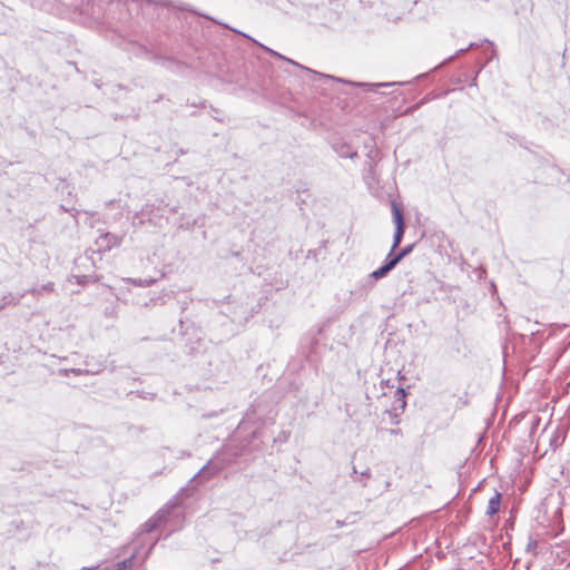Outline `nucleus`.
Wrapping results in <instances>:
<instances>
[{"label":"nucleus","mask_w":570,"mask_h":570,"mask_svg":"<svg viewBox=\"0 0 570 570\" xmlns=\"http://www.w3.org/2000/svg\"><path fill=\"white\" fill-rule=\"evenodd\" d=\"M364 146H365V148L372 149V147L374 146V139L370 138L368 141L364 142Z\"/></svg>","instance_id":"obj_21"},{"label":"nucleus","mask_w":570,"mask_h":570,"mask_svg":"<svg viewBox=\"0 0 570 570\" xmlns=\"http://www.w3.org/2000/svg\"><path fill=\"white\" fill-rule=\"evenodd\" d=\"M367 157H368L370 159H372V158H373V150H372V149H370V151L367 153Z\"/></svg>","instance_id":"obj_31"},{"label":"nucleus","mask_w":570,"mask_h":570,"mask_svg":"<svg viewBox=\"0 0 570 570\" xmlns=\"http://www.w3.org/2000/svg\"><path fill=\"white\" fill-rule=\"evenodd\" d=\"M367 166H368V176H372L374 174V166L372 163H368Z\"/></svg>","instance_id":"obj_23"},{"label":"nucleus","mask_w":570,"mask_h":570,"mask_svg":"<svg viewBox=\"0 0 570 570\" xmlns=\"http://www.w3.org/2000/svg\"><path fill=\"white\" fill-rule=\"evenodd\" d=\"M392 215L395 224V233L391 249L396 250L402 243L406 225L403 212L395 203H392Z\"/></svg>","instance_id":"obj_2"},{"label":"nucleus","mask_w":570,"mask_h":570,"mask_svg":"<svg viewBox=\"0 0 570 570\" xmlns=\"http://www.w3.org/2000/svg\"><path fill=\"white\" fill-rule=\"evenodd\" d=\"M396 393L400 394L401 397L405 396V390L404 389H397Z\"/></svg>","instance_id":"obj_25"},{"label":"nucleus","mask_w":570,"mask_h":570,"mask_svg":"<svg viewBox=\"0 0 570 570\" xmlns=\"http://www.w3.org/2000/svg\"><path fill=\"white\" fill-rule=\"evenodd\" d=\"M220 471V466L213 464L212 461H208L191 479L190 483L197 482V484H200L214 475H216Z\"/></svg>","instance_id":"obj_4"},{"label":"nucleus","mask_w":570,"mask_h":570,"mask_svg":"<svg viewBox=\"0 0 570 570\" xmlns=\"http://www.w3.org/2000/svg\"><path fill=\"white\" fill-rule=\"evenodd\" d=\"M501 504V493L495 491L494 495L489 500L487 514L492 517L497 514L500 510Z\"/></svg>","instance_id":"obj_8"},{"label":"nucleus","mask_w":570,"mask_h":570,"mask_svg":"<svg viewBox=\"0 0 570 570\" xmlns=\"http://www.w3.org/2000/svg\"><path fill=\"white\" fill-rule=\"evenodd\" d=\"M154 282H155V279H153V278H150V279H134L132 281V283L135 285H139V286H149Z\"/></svg>","instance_id":"obj_16"},{"label":"nucleus","mask_w":570,"mask_h":570,"mask_svg":"<svg viewBox=\"0 0 570 570\" xmlns=\"http://www.w3.org/2000/svg\"><path fill=\"white\" fill-rule=\"evenodd\" d=\"M196 487H184L179 490L177 493V498L175 500H171L170 502H177L178 505L180 504L179 500H183L185 498H188L191 495L193 491H195Z\"/></svg>","instance_id":"obj_12"},{"label":"nucleus","mask_w":570,"mask_h":570,"mask_svg":"<svg viewBox=\"0 0 570 570\" xmlns=\"http://www.w3.org/2000/svg\"><path fill=\"white\" fill-rule=\"evenodd\" d=\"M484 42L489 43L492 48L494 47L493 42H491L489 39H484Z\"/></svg>","instance_id":"obj_32"},{"label":"nucleus","mask_w":570,"mask_h":570,"mask_svg":"<svg viewBox=\"0 0 570 570\" xmlns=\"http://www.w3.org/2000/svg\"><path fill=\"white\" fill-rule=\"evenodd\" d=\"M476 42H471L466 48L459 49L453 56L449 57L446 60H444L441 66L448 65L449 62L453 61L455 58L462 56L464 52H466L470 49L476 48Z\"/></svg>","instance_id":"obj_13"},{"label":"nucleus","mask_w":570,"mask_h":570,"mask_svg":"<svg viewBox=\"0 0 570 570\" xmlns=\"http://www.w3.org/2000/svg\"><path fill=\"white\" fill-rule=\"evenodd\" d=\"M98 566L96 567H85L81 570H97Z\"/></svg>","instance_id":"obj_28"},{"label":"nucleus","mask_w":570,"mask_h":570,"mask_svg":"<svg viewBox=\"0 0 570 570\" xmlns=\"http://www.w3.org/2000/svg\"><path fill=\"white\" fill-rule=\"evenodd\" d=\"M391 271H389L384 265L373 271L368 276L364 286L372 287L375 281H379L385 277Z\"/></svg>","instance_id":"obj_7"},{"label":"nucleus","mask_w":570,"mask_h":570,"mask_svg":"<svg viewBox=\"0 0 570 570\" xmlns=\"http://www.w3.org/2000/svg\"><path fill=\"white\" fill-rule=\"evenodd\" d=\"M242 36H243V37H245V38H247V39H249V40H252V41H254L255 43H257L261 48H263V49H264L266 52H268L272 57H275V58H278V59H284V60H286V58H285L284 56H282L281 53L276 52L275 50H273V49H271V48H268V47H266V46H264V45H262V43L257 42L255 39H253V38H252V37H249L248 35H246V33H242ZM287 61H289L291 63L296 65L294 61H292V60H289V59H287Z\"/></svg>","instance_id":"obj_11"},{"label":"nucleus","mask_w":570,"mask_h":570,"mask_svg":"<svg viewBox=\"0 0 570 570\" xmlns=\"http://www.w3.org/2000/svg\"><path fill=\"white\" fill-rule=\"evenodd\" d=\"M98 372H99V370L94 372V371L81 370V368H70V370H61L60 371V373L63 374L65 376H67L69 373H73L76 375H82V374H88V373L96 374Z\"/></svg>","instance_id":"obj_14"},{"label":"nucleus","mask_w":570,"mask_h":570,"mask_svg":"<svg viewBox=\"0 0 570 570\" xmlns=\"http://www.w3.org/2000/svg\"><path fill=\"white\" fill-rule=\"evenodd\" d=\"M210 21H213V22H214V23H216V24H222V26H224L225 28L230 29V30H233L234 32H237V33H239V35H242V33H243V32H240V31H238V30H236V29H234V28L229 27V26H228V24H226V23H219V21H217V20H216V19H214V18H210Z\"/></svg>","instance_id":"obj_19"},{"label":"nucleus","mask_w":570,"mask_h":570,"mask_svg":"<svg viewBox=\"0 0 570 570\" xmlns=\"http://www.w3.org/2000/svg\"><path fill=\"white\" fill-rule=\"evenodd\" d=\"M159 3H161L164 6H171V2H169V1H160Z\"/></svg>","instance_id":"obj_30"},{"label":"nucleus","mask_w":570,"mask_h":570,"mask_svg":"<svg viewBox=\"0 0 570 570\" xmlns=\"http://www.w3.org/2000/svg\"><path fill=\"white\" fill-rule=\"evenodd\" d=\"M98 243L100 244L101 247H104V249H111L112 247H116V246H119L120 243H121V237L115 235V234H111V233H106L104 234L100 239L98 240Z\"/></svg>","instance_id":"obj_6"},{"label":"nucleus","mask_w":570,"mask_h":570,"mask_svg":"<svg viewBox=\"0 0 570 570\" xmlns=\"http://www.w3.org/2000/svg\"><path fill=\"white\" fill-rule=\"evenodd\" d=\"M210 21H213V22H214V23H216V24H222V26H224L225 28L230 29V30H233L234 32H237V33H239V35H242V33H243V32H240V31H238V30H236V29H234V28L229 27V26H228V24H226V23H219V21H217V20H216V19H214V18H210Z\"/></svg>","instance_id":"obj_20"},{"label":"nucleus","mask_w":570,"mask_h":570,"mask_svg":"<svg viewBox=\"0 0 570 570\" xmlns=\"http://www.w3.org/2000/svg\"><path fill=\"white\" fill-rule=\"evenodd\" d=\"M333 149L341 158L354 159L357 157V151L353 150L347 142H335Z\"/></svg>","instance_id":"obj_5"},{"label":"nucleus","mask_w":570,"mask_h":570,"mask_svg":"<svg viewBox=\"0 0 570 570\" xmlns=\"http://www.w3.org/2000/svg\"><path fill=\"white\" fill-rule=\"evenodd\" d=\"M210 21H213V22H214V23H216V24H222V26H224L225 28L230 29V30H233L234 32H237V33H239V35H242V33H243V32H240V31H238V30H236V29H234V28L229 27V26H228V24H226V23H219V21H217V20H216V19H214V18H210Z\"/></svg>","instance_id":"obj_17"},{"label":"nucleus","mask_w":570,"mask_h":570,"mask_svg":"<svg viewBox=\"0 0 570 570\" xmlns=\"http://www.w3.org/2000/svg\"><path fill=\"white\" fill-rule=\"evenodd\" d=\"M336 525H337V528L343 527L344 525V521L337 520L336 521Z\"/></svg>","instance_id":"obj_29"},{"label":"nucleus","mask_w":570,"mask_h":570,"mask_svg":"<svg viewBox=\"0 0 570 570\" xmlns=\"http://www.w3.org/2000/svg\"><path fill=\"white\" fill-rule=\"evenodd\" d=\"M318 76L324 78V79L335 80V81L341 82V83H345V85H350V86H353V87L362 88L364 91H367V92H379V89H381V88H391V87H394V86L403 83V82H397V81H392V82H357V81L346 80V79H343V78H338V77H334V76H330V75H324V73H318Z\"/></svg>","instance_id":"obj_1"},{"label":"nucleus","mask_w":570,"mask_h":570,"mask_svg":"<svg viewBox=\"0 0 570 570\" xmlns=\"http://www.w3.org/2000/svg\"><path fill=\"white\" fill-rule=\"evenodd\" d=\"M176 507H178L177 502H168L164 509H160L154 517H151L142 524V531L149 533L156 530L159 524L167 520V515L170 510L175 509Z\"/></svg>","instance_id":"obj_3"},{"label":"nucleus","mask_w":570,"mask_h":570,"mask_svg":"<svg viewBox=\"0 0 570 570\" xmlns=\"http://www.w3.org/2000/svg\"><path fill=\"white\" fill-rule=\"evenodd\" d=\"M88 2H92L94 4L97 2H109L110 0H87Z\"/></svg>","instance_id":"obj_27"},{"label":"nucleus","mask_w":570,"mask_h":570,"mask_svg":"<svg viewBox=\"0 0 570 570\" xmlns=\"http://www.w3.org/2000/svg\"><path fill=\"white\" fill-rule=\"evenodd\" d=\"M252 316H253V312H250L249 314H247L244 318H245V320H248V318H249V317H252Z\"/></svg>","instance_id":"obj_33"},{"label":"nucleus","mask_w":570,"mask_h":570,"mask_svg":"<svg viewBox=\"0 0 570 570\" xmlns=\"http://www.w3.org/2000/svg\"><path fill=\"white\" fill-rule=\"evenodd\" d=\"M42 288H43L45 291H52V288H53V283H48V284L43 285V286H42Z\"/></svg>","instance_id":"obj_22"},{"label":"nucleus","mask_w":570,"mask_h":570,"mask_svg":"<svg viewBox=\"0 0 570 570\" xmlns=\"http://www.w3.org/2000/svg\"><path fill=\"white\" fill-rule=\"evenodd\" d=\"M210 21H213V22H214V23H216V24H222V26H224L225 28L230 29V30H233L234 32H237V33H239V35H242V33H243V32H240V31H238V30H236V29H234V28L229 27V26H228V24H226V23H219V21H217V20H216V19H214V18H210Z\"/></svg>","instance_id":"obj_18"},{"label":"nucleus","mask_w":570,"mask_h":570,"mask_svg":"<svg viewBox=\"0 0 570 570\" xmlns=\"http://www.w3.org/2000/svg\"><path fill=\"white\" fill-rule=\"evenodd\" d=\"M155 544H156V543H153V544L150 546V548L147 550V552H146V558H148V557L150 556V553H151V551H153V549H154Z\"/></svg>","instance_id":"obj_26"},{"label":"nucleus","mask_w":570,"mask_h":570,"mask_svg":"<svg viewBox=\"0 0 570 570\" xmlns=\"http://www.w3.org/2000/svg\"><path fill=\"white\" fill-rule=\"evenodd\" d=\"M364 476H370V470H365L361 473V478H364ZM360 482H362V479H360Z\"/></svg>","instance_id":"obj_24"},{"label":"nucleus","mask_w":570,"mask_h":570,"mask_svg":"<svg viewBox=\"0 0 570 570\" xmlns=\"http://www.w3.org/2000/svg\"><path fill=\"white\" fill-rule=\"evenodd\" d=\"M401 262L400 257L396 255V252L394 249H390V253L384 259L383 265L392 271L395 268V266Z\"/></svg>","instance_id":"obj_10"},{"label":"nucleus","mask_w":570,"mask_h":570,"mask_svg":"<svg viewBox=\"0 0 570 570\" xmlns=\"http://www.w3.org/2000/svg\"><path fill=\"white\" fill-rule=\"evenodd\" d=\"M136 556L137 554L134 553L129 558L116 563L115 567H112V568L106 567L102 570H131L134 567Z\"/></svg>","instance_id":"obj_9"},{"label":"nucleus","mask_w":570,"mask_h":570,"mask_svg":"<svg viewBox=\"0 0 570 570\" xmlns=\"http://www.w3.org/2000/svg\"><path fill=\"white\" fill-rule=\"evenodd\" d=\"M413 246H414V245H407V246H405V247L401 248V249L396 253V255L400 257V259H401V261L412 252Z\"/></svg>","instance_id":"obj_15"}]
</instances>
